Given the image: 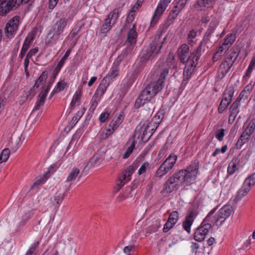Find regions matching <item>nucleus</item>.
Returning a JSON list of instances; mask_svg holds the SVG:
<instances>
[{"instance_id":"c9c22d12","label":"nucleus","mask_w":255,"mask_h":255,"mask_svg":"<svg viewBox=\"0 0 255 255\" xmlns=\"http://www.w3.org/2000/svg\"><path fill=\"white\" fill-rule=\"evenodd\" d=\"M10 150L8 148L4 149L0 155V163L5 162L9 158Z\"/></svg>"},{"instance_id":"ddd939ff","label":"nucleus","mask_w":255,"mask_h":255,"mask_svg":"<svg viewBox=\"0 0 255 255\" xmlns=\"http://www.w3.org/2000/svg\"><path fill=\"white\" fill-rule=\"evenodd\" d=\"M187 0H180L177 5L174 6L168 17L163 24L164 28L168 27L174 21L180 11L184 8Z\"/></svg>"},{"instance_id":"052dcab7","label":"nucleus","mask_w":255,"mask_h":255,"mask_svg":"<svg viewBox=\"0 0 255 255\" xmlns=\"http://www.w3.org/2000/svg\"><path fill=\"white\" fill-rule=\"evenodd\" d=\"M142 2L141 1L138 0L135 3L134 6L132 8L131 10L135 11L136 10L138 9L139 7L141 6V5H142Z\"/></svg>"},{"instance_id":"58836bf2","label":"nucleus","mask_w":255,"mask_h":255,"mask_svg":"<svg viewBox=\"0 0 255 255\" xmlns=\"http://www.w3.org/2000/svg\"><path fill=\"white\" fill-rule=\"evenodd\" d=\"M124 118V116L123 113L121 114L115 121L113 120L111 122V126H112L113 129L116 128L122 123Z\"/></svg>"},{"instance_id":"864d4df0","label":"nucleus","mask_w":255,"mask_h":255,"mask_svg":"<svg viewBox=\"0 0 255 255\" xmlns=\"http://www.w3.org/2000/svg\"><path fill=\"white\" fill-rule=\"evenodd\" d=\"M30 58L28 57V56H26V57L24 59V71H25V72L26 73V75H28V65H29V59Z\"/></svg>"},{"instance_id":"0e129e2a","label":"nucleus","mask_w":255,"mask_h":255,"mask_svg":"<svg viewBox=\"0 0 255 255\" xmlns=\"http://www.w3.org/2000/svg\"><path fill=\"white\" fill-rule=\"evenodd\" d=\"M248 128L250 129L251 131H254V130L255 129V122L254 121H251L250 123L249 124L248 127Z\"/></svg>"},{"instance_id":"7c9ffc66","label":"nucleus","mask_w":255,"mask_h":255,"mask_svg":"<svg viewBox=\"0 0 255 255\" xmlns=\"http://www.w3.org/2000/svg\"><path fill=\"white\" fill-rule=\"evenodd\" d=\"M80 173V170L77 168H73L71 172L69 173L66 181L69 182L75 180L76 177Z\"/></svg>"},{"instance_id":"e433bc0d","label":"nucleus","mask_w":255,"mask_h":255,"mask_svg":"<svg viewBox=\"0 0 255 255\" xmlns=\"http://www.w3.org/2000/svg\"><path fill=\"white\" fill-rule=\"evenodd\" d=\"M70 52H71L70 50H67L65 54L64 55V56L62 57V58L61 59V60L59 62L58 65H57L56 69H55L57 71V72H58L60 70L64 64L66 60L68 58V56H69Z\"/></svg>"},{"instance_id":"cd10ccee","label":"nucleus","mask_w":255,"mask_h":255,"mask_svg":"<svg viewBox=\"0 0 255 255\" xmlns=\"http://www.w3.org/2000/svg\"><path fill=\"white\" fill-rule=\"evenodd\" d=\"M160 221L156 220L154 221L152 224L148 227L146 230V236L156 232L160 227Z\"/></svg>"},{"instance_id":"7ed1b4c3","label":"nucleus","mask_w":255,"mask_h":255,"mask_svg":"<svg viewBox=\"0 0 255 255\" xmlns=\"http://www.w3.org/2000/svg\"><path fill=\"white\" fill-rule=\"evenodd\" d=\"M214 212L215 209L210 211L201 225L196 229L194 235V239L196 241L200 242L204 241L206 236L212 229V224H213V220H212V215Z\"/></svg>"},{"instance_id":"69168bd1","label":"nucleus","mask_w":255,"mask_h":255,"mask_svg":"<svg viewBox=\"0 0 255 255\" xmlns=\"http://www.w3.org/2000/svg\"><path fill=\"white\" fill-rule=\"evenodd\" d=\"M79 31V28L77 29L76 28H74L72 29V30L71 32V35L72 38H74L78 33Z\"/></svg>"},{"instance_id":"f8f14e48","label":"nucleus","mask_w":255,"mask_h":255,"mask_svg":"<svg viewBox=\"0 0 255 255\" xmlns=\"http://www.w3.org/2000/svg\"><path fill=\"white\" fill-rule=\"evenodd\" d=\"M119 10L115 8L112 11L109 13L107 18L105 19L104 23L102 24L100 33L105 34L107 33L116 23L119 17Z\"/></svg>"},{"instance_id":"c03bdc74","label":"nucleus","mask_w":255,"mask_h":255,"mask_svg":"<svg viewBox=\"0 0 255 255\" xmlns=\"http://www.w3.org/2000/svg\"><path fill=\"white\" fill-rule=\"evenodd\" d=\"M64 197V193L57 192L55 196H54V201H55L56 204L59 205V203L63 200Z\"/></svg>"},{"instance_id":"680f3d73","label":"nucleus","mask_w":255,"mask_h":255,"mask_svg":"<svg viewBox=\"0 0 255 255\" xmlns=\"http://www.w3.org/2000/svg\"><path fill=\"white\" fill-rule=\"evenodd\" d=\"M57 1L58 0H49V8L51 9H53L57 4Z\"/></svg>"},{"instance_id":"dca6fc26","label":"nucleus","mask_w":255,"mask_h":255,"mask_svg":"<svg viewBox=\"0 0 255 255\" xmlns=\"http://www.w3.org/2000/svg\"><path fill=\"white\" fill-rule=\"evenodd\" d=\"M197 214V211L192 209L189 210L186 215L185 219L182 223V227L188 234L191 233V226Z\"/></svg>"},{"instance_id":"412c9836","label":"nucleus","mask_w":255,"mask_h":255,"mask_svg":"<svg viewBox=\"0 0 255 255\" xmlns=\"http://www.w3.org/2000/svg\"><path fill=\"white\" fill-rule=\"evenodd\" d=\"M108 86L109 83H108L107 81L103 79L101 83L100 84L99 87H98V89H97L94 95H96L100 98L106 91Z\"/></svg>"},{"instance_id":"9b49d317","label":"nucleus","mask_w":255,"mask_h":255,"mask_svg":"<svg viewBox=\"0 0 255 255\" xmlns=\"http://www.w3.org/2000/svg\"><path fill=\"white\" fill-rule=\"evenodd\" d=\"M67 23L68 19L65 17L61 18L56 21L48 33L49 35L52 34L51 38L55 40L59 39L60 35L67 26Z\"/></svg>"},{"instance_id":"2eb2a0df","label":"nucleus","mask_w":255,"mask_h":255,"mask_svg":"<svg viewBox=\"0 0 255 255\" xmlns=\"http://www.w3.org/2000/svg\"><path fill=\"white\" fill-rule=\"evenodd\" d=\"M232 212V208L229 205H225L222 207L218 213V215L213 220V224L216 223L218 225V222H220V225H221L225 220L229 217Z\"/></svg>"},{"instance_id":"20e7f679","label":"nucleus","mask_w":255,"mask_h":255,"mask_svg":"<svg viewBox=\"0 0 255 255\" xmlns=\"http://www.w3.org/2000/svg\"><path fill=\"white\" fill-rule=\"evenodd\" d=\"M163 42L159 35L153 38L149 45L145 46L142 50L141 61L144 62L149 59L151 57L155 56L161 48Z\"/></svg>"},{"instance_id":"49530a36","label":"nucleus","mask_w":255,"mask_h":255,"mask_svg":"<svg viewBox=\"0 0 255 255\" xmlns=\"http://www.w3.org/2000/svg\"><path fill=\"white\" fill-rule=\"evenodd\" d=\"M45 181V178L44 176L41 177L39 179H37L34 181L31 185L30 189H33L35 187L39 186L40 184L43 183Z\"/></svg>"},{"instance_id":"6e6d98bb","label":"nucleus","mask_w":255,"mask_h":255,"mask_svg":"<svg viewBox=\"0 0 255 255\" xmlns=\"http://www.w3.org/2000/svg\"><path fill=\"white\" fill-rule=\"evenodd\" d=\"M228 49V46H224L223 44H222V45L221 46H220L218 50L217 51V54L219 55L220 54V55L222 56V54L223 53V52L225 50H226V49Z\"/></svg>"},{"instance_id":"473e14b6","label":"nucleus","mask_w":255,"mask_h":255,"mask_svg":"<svg viewBox=\"0 0 255 255\" xmlns=\"http://www.w3.org/2000/svg\"><path fill=\"white\" fill-rule=\"evenodd\" d=\"M244 184L251 189V188L255 184V173L247 178L245 180Z\"/></svg>"},{"instance_id":"f3484780","label":"nucleus","mask_w":255,"mask_h":255,"mask_svg":"<svg viewBox=\"0 0 255 255\" xmlns=\"http://www.w3.org/2000/svg\"><path fill=\"white\" fill-rule=\"evenodd\" d=\"M124 55L122 54L120 55L117 59L115 60L114 63V66L112 68L111 71L109 72L108 75L104 77V79L108 82V81L114 79L119 75V70L118 69V66L120 65L121 61L123 60Z\"/></svg>"},{"instance_id":"a19ab883","label":"nucleus","mask_w":255,"mask_h":255,"mask_svg":"<svg viewBox=\"0 0 255 255\" xmlns=\"http://www.w3.org/2000/svg\"><path fill=\"white\" fill-rule=\"evenodd\" d=\"M135 147V142L134 141H133L131 144L130 145L129 147H128V148L127 149L125 153L124 154L123 158L124 159H126L128 158L130 154L132 152L133 150Z\"/></svg>"},{"instance_id":"2f4dec72","label":"nucleus","mask_w":255,"mask_h":255,"mask_svg":"<svg viewBox=\"0 0 255 255\" xmlns=\"http://www.w3.org/2000/svg\"><path fill=\"white\" fill-rule=\"evenodd\" d=\"M135 170V168L133 165L129 166L127 169L125 170V173L122 175V180H129L130 179V177Z\"/></svg>"},{"instance_id":"a18cd8bd","label":"nucleus","mask_w":255,"mask_h":255,"mask_svg":"<svg viewBox=\"0 0 255 255\" xmlns=\"http://www.w3.org/2000/svg\"><path fill=\"white\" fill-rule=\"evenodd\" d=\"M149 168V164L147 162H145L142 164L138 170V173L139 175H141L145 173L146 169Z\"/></svg>"},{"instance_id":"37998d69","label":"nucleus","mask_w":255,"mask_h":255,"mask_svg":"<svg viewBox=\"0 0 255 255\" xmlns=\"http://www.w3.org/2000/svg\"><path fill=\"white\" fill-rule=\"evenodd\" d=\"M224 135L225 129L223 128H220L217 131L215 136L219 141H222Z\"/></svg>"},{"instance_id":"0eeeda50","label":"nucleus","mask_w":255,"mask_h":255,"mask_svg":"<svg viewBox=\"0 0 255 255\" xmlns=\"http://www.w3.org/2000/svg\"><path fill=\"white\" fill-rule=\"evenodd\" d=\"M177 159V156L171 153L159 167L155 172L154 177L161 178L168 173L174 166Z\"/></svg>"},{"instance_id":"5fc2aeb1","label":"nucleus","mask_w":255,"mask_h":255,"mask_svg":"<svg viewBox=\"0 0 255 255\" xmlns=\"http://www.w3.org/2000/svg\"><path fill=\"white\" fill-rule=\"evenodd\" d=\"M109 116V114L108 113H103L100 115L99 120L102 123L105 122L107 119L108 118Z\"/></svg>"},{"instance_id":"bb28decb","label":"nucleus","mask_w":255,"mask_h":255,"mask_svg":"<svg viewBox=\"0 0 255 255\" xmlns=\"http://www.w3.org/2000/svg\"><path fill=\"white\" fill-rule=\"evenodd\" d=\"M48 73L46 71H44L42 73L40 76L35 81V83L34 86H33L32 89H31L30 94L32 92L33 90H34L35 88H38L40 85L43 82L45 81L47 78Z\"/></svg>"},{"instance_id":"a878e982","label":"nucleus","mask_w":255,"mask_h":255,"mask_svg":"<svg viewBox=\"0 0 255 255\" xmlns=\"http://www.w3.org/2000/svg\"><path fill=\"white\" fill-rule=\"evenodd\" d=\"M233 64L234 61L230 62V61L226 60L223 62L220 66V69L221 71V73L223 75H226L229 71Z\"/></svg>"},{"instance_id":"4468645a","label":"nucleus","mask_w":255,"mask_h":255,"mask_svg":"<svg viewBox=\"0 0 255 255\" xmlns=\"http://www.w3.org/2000/svg\"><path fill=\"white\" fill-rule=\"evenodd\" d=\"M171 1V0H161L159 1L157 7L154 12L152 19L151 21V25L153 26L156 23L160 17L166 9L168 4Z\"/></svg>"},{"instance_id":"3c124183","label":"nucleus","mask_w":255,"mask_h":255,"mask_svg":"<svg viewBox=\"0 0 255 255\" xmlns=\"http://www.w3.org/2000/svg\"><path fill=\"white\" fill-rule=\"evenodd\" d=\"M249 95V94H248V92H246L244 90H243L240 93V95H239L238 98L237 99V100H239L240 102L242 99H247Z\"/></svg>"},{"instance_id":"4c0bfd02","label":"nucleus","mask_w":255,"mask_h":255,"mask_svg":"<svg viewBox=\"0 0 255 255\" xmlns=\"http://www.w3.org/2000/svg\"><path fill=\"white\" fill-rule=\"evenodd\" d=\"M100 99L98 96H96V95H94L92 97L91 102H90V107L89 108V110L92 112V113L94 112L95 110L96 109L98 102L100 100Z\"/></svg>"},{"instance_id":"e2e57ef3","label":"nucleus","mask_w":255,"mask_h":255,"mask_svg":"<svg viewBox=\"0 0 255 255\" xmlns=\"http://www.w3.org/2000/svg\"><path fill=\"white\" fill-rule=\"evenodd\" d=\"M134 248V246H126L124 248V252L126 254L129 253Z\"/></svg>"},{"instance_id":"09e8293b","label":"nucleus","mask_w":255,"mask_h":255,"mask_svg":"<svg viewBox=\"0 0 255 255\" xmlns=\"http://www.w3.org/2000/svg\"><path fill=\"white\" fill-rule=\"evenodd\" d=\"M134 11L131 10L127 17L126 22L127 23H131L134 19Z\"/></svg>"},{"instance_id":"393cba45","label":"nucleus","mask_w":255,"mask_h":255,"mask_svg":"<svg viewBox=\"0 0 255 255\" xmlns=\"http://www.w3.org/2000/svg\"><path fill=\"white\" fill-rule=\"evenodd\" d=\"M215 1L216 0H197L195 4L194 7L197 9H200L204 7H209L212 5Z\"/></svg>"},{"instance_id":"c756f323","label":"nucleus","mask_w":255,"mask_h":255,"mask_svg":"<svg viewBox=\"0 0 255 255\" xmlns=\"http://www.w3.org/2000/svg\"><path fill=\"white\" fill-rule=\"evenodd\" d=\"M231 50L232 51L231 53L227 58L226 60H228L229 61H230V62L234 61V63L239 56V53L240 51L239 48L238 47H234L231 48Z\"/></svg>"},{"instance_id":"6ab92c4d","label":"nucleus","mask_w":255,"mask_h":255,"mask_svg":"<svg viewBox=\"0 0 255 255\" xmlns=\"http://www.w3.org/2000/svg\"><path fill=\"white\" fill-rule=\"evenodd\" d=\"M234 92V87L233 86L227 87L223 94V99L222 100L230 104L232 100Z\"/></svg>"},{"instance_id":"13d9d810","label":"nucleus","mask_w":255,"mask_h":255,"mask_svg":"<svg viewBox=\"0 0 255 255\" xmlns=\"http://www.w3.org/2000/svg\"><path fill=\"white\" fill-rule=\"evenodd\" d=\"M128 180H122V176L120 177L119 178V183H117V186L119 187L118 190H119L122 187H123L124 184L126 183L127 181Z\"/></svg>"},{"instance_id":"f257e3e1","label":"nucleus","mask_w":255,"mask_h":255,"mask_svg":"<svg viewBox=\"0 0 255 255\" xmlns=\"http://www.w3.org/2000/svg\"><path fill=\"white\" fill-rule=\"evenodd\" d=\"M205 40H203L197 49L189 55V46L186 44H182L178 49V59L181 63L186 64L184 71L183 78L188 79L193 73L197 61L199 59L203 44H205Z\"/></svg>"},{"instance_id":"4d7b16f0","label":"nucleus","mask_w":255,"mask_h":255,"mask_svg":"<svg viewBox=\"0 0 255 255\" xmlns=\"http://www.w3.org/2000/svg\"><path fill=\"white\" fill-rule=\"evenodd\" d=\"M37 51H38L37 48H34L33 49H31L29 51V52L27 54L26 56L29 58H31L33 55H35L37 52Z\"/></svg>"},{"instance_id":"72a5a7b5","label":"nucleus","mask_w":255,"mask_h":255,"mask_svg":"<svg viewBox=\"0 0 255 255\" xmlns=\"http://www.w3.org/2000/svg\"><path fill=\"white\" fill-rule=\"evenodd\" d=\"M250 137V136L248 134V133L243 131L240 137V139L237 141V145L241 147L244 143L248 141Z\"/></svg>"},{"instance_id":"a211bd4d","label":"nucleus","mask_w":255,"mask_h":255,"mask_svg":"<svg viewBox=\"0 0 255 255\" xmlns=\"http://www.w3.org/2000/svg\"><path fill=\"white\" fill-rule=\"evenodd\" d=\"M50 84L49 83L48 85L44 86L43 88L42 91L38 95L37 100L33 108V111L39 110L40 107L44 105L47 93L50 89Z\"/></svg>"},{"instance_id":"c85d7f7f","label":"nucleus","mask_w":255,"mask_h":255,"mask_svg":"<svg viewBox=\"0 0 255 255\" xmlns=\"http://www.w3.org/2000/svg\"><path fill=\"white\" fill-rule=\"evenodd\" d=\"M82 96V92L80 90L77 91L73 96V99L70 104V106L72 108L75 107L77 104L79 105L80 103V100Z\"/></svg>"},{"instance_id":"4be33fe9","label":"nucleus","mask_w":255,"mask_h":255,"mask_svg":"<svg viewBox=\"0 0 255 255\" xmlns=\"http://www.w3.org/2000/svg\"><path fill=\"white\" fill-rule=\"evenodd\" d=\"M240 101L239 100H236L231 106L230 108V116H229V121H230L231 118H233V120L234 121L236 118L237 115L239 112V106L240 105Z\"/></svg>"},{"instance_id":"5701e85b","label":"nucleus","mask_w":255,"mask_h":255,"mask_svg":"<svg viewBox=\"0 0 255 255\" xmlns=\"http://www.w3.org/2000/svg\"><path fill=\"white\" fill-rule=\"evenodd\" d=\"M33 39V36L29 34L26 38L23 44L21 52L20 54V57L22 58L25 55V53L29 48V45Z\"/></svg>"},{"instance_id":"79ce46f5","label":"nucleus","mask_w":255,"mask_h":255,"mask_svg":"<svg viewBox=\"0 0 255 255\" xmlns=\"http://www.w3.org/2000/svg\"><path fill=\"white\" fill-rule=\"evenodd\" d=\"M229 104V103L222 100L218 108V112L220 114L223 113Z\"/></svg>"},{"instance_id":"774afa93","label":"nucleus","mask_w":255,"mask_h":255,"mask_svg":"<svg viewBox=\"0 0 255 255\" xmlns=\"http://www.w3.org/2000/svg\"><path fill=\"white\" fill-rule=\"evenodd\" d=\"M215 242V239L213 237H210L207 241L208 246H211L213 245Z\"/></svg>"},{"instance_id":"bf43d9fd","label":"nucleus","mask_w":255,"mask_h":255,"mask_svg":"<svg viewBox=\"0 0 255 255\" xmlns=\"http://www.w3.org/2000/svg\"><path fill=\"white\" fill-rule=\"evenodd\" d=\"M197 32L194 29H192L188 34V39H193L195 38Z\"/></svg>"},{"instance_id":"f03ea898","label":"nucleus","mask_w":255,"mask_h":255,"mask_svg":"<svg viewBox=\"0 0 255 255\" xmlns=\"http://www.w3.org/2000/svg\"><path fill=\"white\" fill-rule=\"evenodd\" d=\"M169 70L164 68L160 73L159 77L156 81L149 83L141 92L140 96L135 101L137 107L143 105L146 101H149L158 92L161 91L164 87V81L168 75Z\"/></svg>"},{"instance_id":"b1692460","label":"nucleus","mask_w":255,"mask_h":255,"mask_svg":"<svg viewBox=\"0 0 255 255\" xmlns=\"http://www.w3.org/2000/svg\"><path fill=\"white\" fill-rule=\"evenodd\" d=\"M250 187L247 186L243 183L242 188L238 191L237 194L235 198V200L237 202L245 197L250 191Z\"/></svg>"},{"instance_id":"603ef678","label":"nucleus","mask_w":255,"mask_h":255,"mask_svg":"<svg viewBox=\"0 0 255 255\" xmlns=\"http://www.w3.org/2000/svg\"><path fill=\"white\" fill-rule=\"evenodd\" d=\"M215 26H216L215 24H214L213 26H212L211 25L209 26V27L208 29V30H207L206 32V35H205L207 38H208L209 37H210L211 35V34H212L213 32L214 31V30L215 29Z\"/></svg>"},{"instance_id":"1a4fd4ad","label":"nucleus","mask_w":255,"mask_h":255,"mask_svg":"<svg viewBox=\"0 0 255 255\" xmlns=\"http://www.w3.org/2000/svg\"><path fill=\"white\" fill-rule=\"evenodd\" d=\"M20 19L19 15H15L6 23L4 33L7 38L11 39L15 36L19 25Z\"/></svg>"},{"instance_id":"de8ad7c7","label":"nucleus","mask_w":255,"mask_h":255,"mask_svg":"<svg viewBox=\"0 0 255 255\" xmlns=\"http://www.w3.org/2000/svg\"><path fill=\"white\" fill-rule=\"evenodd\" d=\"M174 224L172 223L170 221L167 220V222L165 223V224L164 226L163 229V232L164 233H166L168 231H169L171 229H172L173 226H174Z\"/></svg>"},{"instance_id":"39448f33","label":"nucleus","mask_w":255,"mask_h":255,"mask_svg":"<svg viewBox=\"0 0 255 255\" xmlns=\"http://www.w3.org/2000/svg\"><path fill=\"white\" fill-rule=\"evenodd\" d=\"M182 173L178 171L170 177L164 183L163 190L167 193L177 190L184 182Z\"/></svg>"},{"instance_id":"338daca9","label":"nucleus","mask_w":255,"mask_h":255,"mask_svg":"<svg viewBox=\"0 0 255 255\" xmlns=\"http://www.w3.org/2000/svg\"><path fill=\"white\" fill-rule=\"evenodd\" d=\"M253 89V86L251 84L248 85L245 88L244 90L248 92V94H250V93L252 91Z\"/></svg>"},{"instance_id":"423d86ee","label":"nucleus","mask_w":255,"mask_h":255,"mask_svg":"<svg viewBox=\"0 0 255 255\" xmlns=\"http://www.w3.org/2000/svg\"><path fill=\"white\" fill-rule=\"evenodd\" d=\"M30 0H0V15H5L9 12L15 10L24 3Z\"/></svg>"},{"instance_id":"ea45409f","label":"nucleus","mask_w":255,"mask_h":255,"mask_svg":"<svg viewBox=\"0 0 255 255\" xmlns=\"http://www.w3.org/2000/svg\"><path fill=\"white\" fill-rule=\"evenodd\" d=\"M179 219L178 213L177 211H173L169 215L168 220L175 224Z\"/></svg>"},{"instance_id":"9d476101","label":"nucleus","mask_w":255,"mask_h":255,"mask_svg":"<svg viewBox=\"0 0 255 255\" xmlns=\"http://www.w3.org/2000/svg\"><path fill=\"white\" fill-rule=\"evenodd\" d=\"M137 37V32L135 30V24L132 25V27L128 33L126 43L127 44L126 48L122 53L123 55H128L132 53L136 43Z\"/></svg>"},{"instance_id":"6e6552de","label":"nucleus","mask_w":255,"mask_h":255,"mask_svg":"<svg viewBox=\"0 0 255 255\" xmlns=\"http://www.w3.org/2000/svg\"><path fill=\"white\" fill-rule=\"evenodd\" d=\"M198 164L194 162L188 166L185 170L179 171L182 172V177L183 182H186L187 184H190L192 181L194 180L198 172Z\"/></svg>"},{"instance_id":"8fccbe9b","label":"nucleus","mask_w":255,"mask_h":255,"mask_svg":"<svg viewBox=\"0 0 255 255\" xmlns=\"http://www.w3.org/2000/svg\"><path fill=\"white\" fill-rule=\"evenodd\" d=\"M66 86V83L64 82H59L56 87H55L56 88V90H58V92L62 91L64 89L65 87Z\"/></svg>"},{"instance_id":"aec40b11","label":"nucleus","mask_w":255,"mask_h":255,"mask_svg":"<svg viewBox=\"0 0 255 255\" xmlns=\"http://www.w3.org/2000/svg\"><path fill=\"white\" fill-rule=\"evenodd\" d=\"M240 164V159L238 157H235L230 162L228 167V173L230 175L233 174L236 171L238 170L237 167Z\"/></svg>"},{"instance_id":"f704fd0d","label":"nucleus","mask_w":255,"mask_h":255,"mask_svg":"<svg viewBox=\"0 0 255 255\" xmlns=\"http://www.w3.org/2000/svg\"><path fill=\"white\" fill-rule=\"evenodd\" d=\"M236 39V36L234 34H230L228 35L226 38L224 39V41L223 43L224 46H228V48L235 41Z\"/></svg>"}]
</instances>
